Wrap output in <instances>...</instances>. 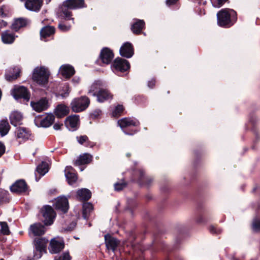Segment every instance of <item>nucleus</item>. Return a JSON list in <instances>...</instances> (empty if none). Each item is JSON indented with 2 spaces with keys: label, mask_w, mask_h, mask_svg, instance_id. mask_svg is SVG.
<instances>
[{
  "label": "nucleus",
  "mask_w": 260,
  "mask_h": 260,
  "mask_svg": "<svg viewBox=\"0 0 260 260\" xmlns=\"http://www.w3.org/2000/svg\"><path fill=\"white\" fill-rule=\"evenodd\" d=\"M64 242L63 240L53 239L50 242L49 250L51 254L58 253L64 249Z\"/></svg>",
  "instance_id": "f3484780"
},
{
  "label": "nucleus",
  "mask_w": 260,
  "mask_h": 260,
  "mask_svg": "<svg viewBox=\"0 0 260 260\" xmlns=\"http://www.w3.org/2000/svg\"><path fill=\"white\" fill-rule=\"evenodd\" d=\"M46 3L47 4L49 3V2H51V0H46Z\"/></svg>",
  "instance_id": "69168bd1"
},
{
  "label": "nucleus",
  "mask_w": 260,
  "mask_h": 260,
  "mask_svg": "<svg viewBox=\"0 0 260 260\" xmlns=\"http://www.w3.org/2000/svg\"><path fill=\"white\" fill-rule=\"evenodd\" d=\"M30 105L32 109L38 112H41L48 109V102L46 98H42L37 102L31 101Z\"/></svg>",
  "instance_id": "6ab92c4d"
},
{
  "label": "nucleus",
  "mask_w": 260,
  "mask_h": 260,
  "mask_svg": "<svg viewBox=\"0 0 260 260\" xmlns=\"http://www.w3.org/2000/svg\"><path fill=\"white\" fill-rule=\"evenodd\" d=\"M118 124L123 129V132L128 135H133L138 132L136 128H132V126L137 127L140 124L138 120L127 117L119 119Z\"/></svg>",
  "instance_id": "20e7f679"
},
{
  "label": "nucleus",
  "mask_w": 260,
  "mask_h": 260,
  "mask_svg": "<svg viewBox=\"0 0 260 260\" xmlns=\"http://www.w3.org/2000/svg\"><path fill=\"white\" fill-rule=\"evenodd\" d=\"M127 185V183L125 181H123L122 182H116L114 184L115 190L118 191H121Z\"/></svg>",
  "instance_id": "09e8293b"
},
{
  "label": "nucleus",
  "mask_w": 260,
  "mask_h": 260,
  "mask_svg": "<svg viewBox=\"0 0 260 260\" xmlns=\"http://www.w3.org/2000/svg\"><path fill=\"white\" fill-rule=\"evenodd\" d=\"M54 207L57 211L64 214L67 213L69 209L68 199L64 196L57 197L55 199Z\"/></svg>",
  "instance_id": "4468645a"
},
{
  "label": "nucleus",
  "mask_w": 260,
  "mask_h": 260,
  "mask_svg": "<svg viewBox=\"0 0 260 260\" xmlns=\"http://www.w3.org/2000/svg\"><path fill=\"white\" fill-rule=\"evenodd\" d=\"M0 260H4L3 258H1L0 259Z\"/></svg>",
  "instance_id": "774afa93"
},
{
  "label": "nucleus",
  "mask_w": 260,
  "mask_h": 260,
  "mask_svg": "<svg viewBox=\"0 0 260 260\" xmlns=\"http://www.w3.org/2000/svg\"><path fill=\"white\" fill-rule=\"evenodd\" d=\"M69 113L68 108L63 104L58 105L54 111V114L57 118H60L67 116Z\"/></svg>",
  "instance_id": "2f4dec72"
},
{
  "label": "nucleus",
  "mask_w": 260,
  "mask_h": 260,
  "mask_svg": "<svg viewBox=\"0 0 260 260\" xmlns=\"http://www.w3.org/2000/svg\"><path fill=\"white\" fill-rule=\"evenodd\" d=\"M73 81H76L77 83H78V79L77 80H75V79H73Z\"/></svg>",
  "instance_id": "0e129e2a"
},
{
  "label": "nucleus",
  "mask_w": 260,
  "mask_h": 260,
  "mask_svg": "<svg viewBox=\"0 0 260 260\" xmlns=\"http://www.w3.org/2000/svg\"><path fill=\"white\" fill-rule=\"evenodd\" d=\"M15 133L17 138L21 139L23 141L28 140L31 136L30 131L24 127H17Z\"/></svg>",
  "instance_id": "412c9836"
},
{
  "label": "nucleus",
  "mask_w": 260,
  "mask_h": 260,
  "mask_svg": "<svg viewBox=\"0 0 260 260\" xmlns=\"http://www.w3.org/2000/svg\"><path fill=\"white\" fill-rule=\"evenodd\" d=\"M101 83L100 81H95L89 87L88 94L90 95L95 96L99 91L103 88L101 87Z\"/></svg>",
  "instance_id": "58836bf2"
},
{
  "label": "nucleus",
  "mask_w": 260,
  "mask_h": 260,
  "mask_svg": "<svg viewBox=\"0 0 260 260\" xmlns=\"http://www.w3.org/2000/svg\"><path fill=\"white\" fill-rule=\"evenodd\" d=\"M84 5V0H66L59 8L60 16L67 20L73 19L70 10L82 8Z\"/></svg>",
  "instance_id": "f03ea898"
},
{
  "label": "nucleus",
  "mask_w": 260,
  "mask_h": 260,
  "mask_svg": "<svg viewBox=\"0 0 260 260\" xmlns=\"http://www.w3.org/2000/svg\"><path fill=\"white\" fill-rule=\"evenodd\" d=\"M49 76V72L45 67H36L34 70L32 79L40 85H45L48 82Z\"/></svg>",
  "instance_id": "423d86ee"
},
{
  "label": "nucleus",
  "mask_w": 260,
  "mask_h": 260,
  "mask_svg": "<svg viewBox=\"0 0 260 260\" xmlns=\"http://www.w3.org/2000/svg\"><path fill=\"white\" fill-rule=\"evenodd\" d=\"M11 15L10 8L7 5H3L0 7V17L2 18L9 17Z\"/></svg>",
  "instance_id": "37998d69"
},
{
  "label": "nucleus",
  "mask_w": 260,
  "mask_h": 260,
  "mask_svg": "<svg viewBox=\"0 0 260 260\" xmlns=\"http://www.w3.org/2000/svg\"><path fill=\"white\" fill-rule=\"evenodd\" d=\"M209 231L212 234H219L221 232V230L219 228L214 225H211L209 227Z\"/></svg>",
  "instance_id": "5fc2aeb1"
},
{
  "label": "nucleus",
  "mask_w": 260,
  "mask_h": 260,
  "mask_svg": "<svg viewBox=\"0 0 260 260\" xmlns=\"http://www.w3.org/2000/svg\"><path fill=\"white\" fill-rule=\"evenodd\" d=\"M41 213L43 217L41 220L45 225L49 226L53 223L56 214L51 206H44L41 210Z\"/></svg>",
  "instance_id": "6e6552de"
},
{
  "label": "nucleus",
  "mask_w": 260,
  "mask_h": 260,
  "mask_svg": "<svg viewBox=\"0 0 260 260\" xmlns=\"http://www.w3.org/2000/svg\"><path fill=\"white\" fill-rule=\"evenodd\" d=\"M58 27L60 30L63 32L69 31L71 28L70 25H67L63 23H60L58 24Z\"/></svg>",
  "instance_id": "864d4df0"
},
{
  "label": "nucleus",
  "mask_w": 260,
  "mask_h": 260,
  "mask_svg": "<svg viewBox=\"0 0 260 260\" xmlns=\"http://www.w3.org/2000/svg\"><path fill=\"white\" fill-rule=\"evenodd\" d=\"M92 160V156L88 154L85 153L81 155L75 161V166H80L89 164Z\"/></svg>",
  "instance_id": "473e14b6"
},
{
  "label": "nucleus",
  "mask_w": 260,
  "mask_h": 260,
  "mask_svg": "<svg viewBox=\"0 0 260 260\" xmlns=\"http://www.w3.org/2000/svg\"><path fill=\"white\" fill-rule=\"evenodd\" d=\"M126 156H127V157H131V153H126Z\"/></svg>",
  "instance_id": "e2e57ef3"
},
{
  "label": "nucleus",
  "mask_w": 260,
  "mask_h": 260,
  "mask_svg": "<svg viewBox=\"0 0 260 260\" xmlns=\"http://www.w3.org/2000/svg\"><path fill=\"white\" fill-rule=\"evenodd\" d=\"M76 140L80 144L84 145L87 147H93L95 145L94 142L89 140L88 137L86 135L77 136Z\"/></svg>",
  "instance_id": "e433bc0d"
},
{
  "label": "nucleus",
  "mask_w": 260,
  "mask_h": 260,
  "mask_svg": "<svg viewBox=\"0 0 260 260\" xmlns=\"http://www.w3.org/2000/svg\"><path fill=\"white\" fill-rule=\"evenodd\" d=\"M12 94L16 100L23 99L28 102L30 98V93L27 88L23 86H15Z\"/></svg>",
  "instance_id": "9b49d317"
},
{
  "label": "nucleus",
  "mask_w": 260,
  "mask_h": 260,
  "mask_svg": "<svg viewBox=\"0 0 260 260\" xmlns=\"http://www.w3.org/2000/svg\"><path fill=\"white\" fill-rule=\"evenodd\" d=\"M178 1L179 0H167L166 5L170 7L171 6L176 5Z\"/></svg>",
  "instance_id": "13d9d810"
},
{
  "label": "nucleus",
  "mask_w": 260,
  "mask_h": 260,
  "mask_svg": "<svg viewBox=\"0 0 260 260\" xmlns=\"http://www.w3.org/2000/svg\"><path fill=\"white\" fill-rule=\"evenodd\" d=\"M63 124L62 123H55L53 125V128L55 130H60L61 129Z\"/></svg>",
  "instance_id": "bf43d9fd"
},
{
  "label": "nucleus",
  "mask_w": 260,
  "mask_h": 260,
  "mask_svg": "<svg viewBox=\"0 0 260 260\" xmlns=\"http://www.w3.org/2000/svg\"><path fill=\"white\" fill-rule=\"evenodd\" d=\"M93 210V206L91 203L89 202L83 203L82 210L83 218L86 220H88Z\"/></svg>",
  "instance_id": "c9c22d12"
},
{
  "label": "nucleus",
  "mask_w": 260,
  "mask_h": 260,
  "mask_svg": "<svg viewBox=\"0 0 260 260\" xmlns=\"http://www.w3.org/2000/svg\"><path fill=\"white\" fill-rule=\"evenodd\" d=\"M71 256L70 255L69 251L63 252L59 255H56L54 257V260H71Z\"/></svg>",
  "instance_id": "de8ad7c7"
},
{
  "label": "nucleus",
  "mask_w": 260,
  "mask_h": 260,
  "mask_svg": "<svg viewBox=\"0 0 260 260\" xmlns=\"http://www.w3.org/2000/svg\"><path fill=\"white\" fill-rule=\"evenodd\" d=\"M11 126L7 120L3 119L0 123V134L3 137L6 135L10 129Z\"/></svg>",
  "instance_id": "ea45409f"
},
{
  "label": "nucleus",
  "mask_w": 260,
  "mask_h": 260,
  "mask_svg": "<svg viewBox=\"0 0 260 260\" xmlns=\"http://www.w3.org/2000/svg\"><path fill=\"white\" fill-rule=\"evenodd\" d=\"M102 114V111L100 109H95L90 114V117L91 119L95 120L100 117Z\"/></svg>",
  "instance_id": "3c124183"
},
{
  "label": "nucleus",
  "mask_w": 260,
  "mask_h": 260,
  "mask_svg": "<svg viewBox=\"0 0 260 260\" xmlns=\"http://www.w3.org/2000/svg\"><path fill=\"white\" fill-rule=\"evenodd\" d=\"M154 252L162 251L166 255L165 260H171L169 254L173 251V249L166 245L161 240L159 234L155 233L154 235V239L152 246Z\"/></svg>",
  "instance_id": "39448f33"
},
{
  "label": "nucleus",
  "mask_w": 260,
  "mask_h": 260,
  "mask_svg": "<svg viewBox=\"0 0 260 260\" xmlns=\"http://www.w3.org/2000/svg\"><path fill=\"white\" fill-rule=\"evenodd\" d=\"M42 5V0H26L25 3V7L27 9L35 12L39 11Z\"/></svg>",
  "instance_id": "4be33fe9"
},
{
  "label": "nucleus",
  "mask_w": 260,
  "mask_h": 260,
  "mask_svg": "<svg viewBox=\"0 0 260 260\" xmlns=\"http://www.w3.org/2000/svg\"><path fill=\"white\" fill-rule=\"evenodd\" d=\"M65 176L70 185H73L78 179L77 175L75 173V170L72 167H67L65 170Z\"/></svg>",
  "instance_id": "a878e982"
},
{
  "label": "nucleus",
  "mask_w": 260,
  "mask_h": 260,
  "mask_svg": "<svg viewBox=\"0 0 260 260\" xmlns=\"http://www.w3.org/2000/svg\"><path fill=\"white\" fill-rule=\"evenodd\" d=\"M104 239L107 249L113 252H115L120 244V241L109 234H106Z\"/></svg>",
  "instance_id": "2eb2a0df"
},
{
  "label": "nucleus",
  "mask_w": 260,
  "mask_h": 260,
  "mask_svg": "<svg viewBox=\"0 0 260 260\" xmlns=\"http://www.w3.org/2000/svg\"><path fill=\"white\" fill-rule=\"evenodd\" d=\"M6 147L3 143L0 142V157L4 154Z\"/></svg>",
  "instance_id": "4d7b16f0"
},
{
  "label": "nucleus",
  "mask_w": 260,
  "mask_h": 260,
  "mask_svg": "<svg viewBox=\"0 0 260 260\" xmlns=\"http://www.w3.org/2000/svg\"><path fill=\"white\" fill-rule=\"evenodd\" d=\"M20 70L18 68H14L12 71L6 75V79L9 82L15 80L20 76Z\"/></svg>",
  "instance_id": "4c0bfd02"
},
{
  "label": "nucleus",
  "mask_w": 260,
  "mask_h": 260,
  "mask_svg": "<svg viewBox=\"0 0 260 260\" xmlns=\"http://www.w3.org/2000/svg\"><path fill=\"white\" fill-rule=\"evenodd\" d=\"M29 189V186L24 179L16 180L10 187V191L20 195L25 193Z\"/></svg>",
  "instance_id": "f8f14e48"
},
{
  "label": "nucleus",
  "mask_w": 260,
  "mask_h": 260,
  "mask_svg": "<svg viewBox=\"0 0 260 260\" xmlns=\"http://www.w3.org/2000/svg\"><path fill=\"white\" fill-rule=\"evenodd\" d=\"M135 49L133 45L129 42L124 43L119 49V54L123 57L126 58H131L134 54Z\"/></svg>",
  "instance_id": "dca6fc26"
},
{
  "label": "nucleus",
  "mask_w": 260,
  "mask_h": 260,
  "mask_svg": "<svg viewBox=\"0 0 260 260\" xmlns=\"http://www.w3.org/2000/svg\"><path fill=\"white\" fill-rule=\"evenodd\" d=\"M111 68L115 74H118L128 71L130 69L131 64L127 60L117 57L113 61Z\"/></svg>",
  "instance_id": "1a4fd4ad"
},
{
  "label": "nucleus",
  "mask_w": 260,
  "mask_h": 260,
  "mask_svg": "<svg viewBox=\"0 0 260 260\" xmlns=\"http://www.w3.org/2000/svg\"><path fill=\"white\" fill-rule=\"evenodd\" d=\"M9 118L10 123L14 126H16L18 125H20L22 124L21 121L22 120L23 117L20 112H14L10 114Z\"/></svg>",
  "instance_id": "f704fd0d"
},
{
  "label": "nucleus",
  "mask_w": 260,
  "mask_h": 260,
  "mask_svg": "<svg viewBox=\"0 0 260 260\" xmlns=\"http://www.w3.org/2000/svg\"><path fill=\"white\" fill-rule=\"evenodd\" d=\"M252 229L254 232L260 231V219H255L252 223Z\"/></svg>",
  "instance_id": "603ef678"
},
{
  "label": "nucleus",
  "mask_w": 260,
  "mask_h": 260,
  "mask_svg": "<svg viewBox=\"0 0 260 260\" xmlns=\"http://www.w3.org/2000/svg\"><path fill=\"white\" fill-rule=\"evenodd\" d=\"M213 7L220 8L222 6L225 2H229V0H211Z\"/></svg>",
  "instance_id": "8fccbe9b"
},
{
  "label": "nucleus",
  "mask_w": 260,
  "mask_h": 260,
  "mask_svg": "<svg viewBox=\"0 0 260 260\" xmlns=\"http://www.w3.org/2000/svg\"><path fill=\"white\" fill-rule=\"evenodd\" d=\"M28 23V20L25 18H18L15 19L11 25L12 29L18 31L21 28L25 27Z\"/></svg>",
  "instance_id": "cd10ccee"
},
{
  "label": "nucleus",
  "mask_w": 260,
  "mask_h": 260,
  "mask_svg": "<svg viewBox=\"0 0 260 260\" xmlns=\"http://www.w3.org/2000/svg\"><path fill=\"white\" fill-rule=\"evenodd\" d=\"M76 197L81 201H87L91 198V192L87 188H82L77 191Z\"/></svg>",
  "instance_id": "c756f323"
},
{
  "label": "nucleus",
  "mask_w": 260,
  "mask_h": 260,
  "mask_svg": "<svg viewBox=\"0 0 260 260\" xmlns=\"http://www.w3.org/2000/svg\"><path fill=\"white\" fill-rule=\"evenodd\" d=\"M1 230L0 232L3 235H9L11 232L9 230L8 224L6 221H0Z\"/></svg>",
  "instance_id": "c03bdc74"
},
{
  "label": "nucleus",
  "mask_w": 260,
  "mask_h": 260,
  "mask_svg": "<svg viewBox=\"0 0 260 260\" xmlns=\"http://www.w3.org/2000/svg\"><path fill=\"white\" fill-rule=\"evenodd\" d=\"M55 32V28L53 26L46 25L40 30V38L42 40L46 41L48 37H51Z\"/></svg>",
  "instance_id": "b1692460"
},
{
  "label": "nucleus",
  "mask_w": 260,
  "mask_h": 260,
  "mask_svg": "<svg viewBox=\"0 0 260 260\" xmlns=\"http://www.w3.org/2000/svg\"><path fill=\"white\" fill-rule=\"evenodd\" d=\"M203 155V151L201 149H196L193 151L194 164L197 165L198 161L201 159Z\"/></svg>",
  "instance_id": "49530a36"
},
{
  "label": "nucleus",
  "mask_w": 260,
  "mask_h": 260,
  "mask_svg": "<svg viewBox=\"0 0 260 260\" xmlns=\"http://www.w3.org/2000/svg\"><path fill=\"white\" fill-rule=\"evenodd\" d=\"M48 165L46 162L42 161L37 166L36 171L41 176H44L48 171Z\"/></svg>",
  "instance_id": "79ce46f5"
},
{
  "label": "nucleus",
  "mask_w": 260,
  "mask_h": 260,
  "mask_svg": "<svg viewBox=\"0 0 260 260\" xmlns=\"http://www.w3.org/2000/svg\"><path fill=\"white\" fill-rule=\"evenodd\" d=\"M55 120V116L51 113L47 114L46 116L43 119L39 120V119H36V124L39 126L38 122H40L39 126L43 127H48L51 125L54 122Z\"/></svg>",
  "instance_id": "5701e85b"
},
{
  "label": "nucleus",
  "mask_w": 260,
  "mask_h": 260,
  "mask_svg": "<svg viewBox=\"0 0 260 260\" xmlns=\"http://www.w3.org/2000/svg\"><path fill=\"white\" fill-rule=\"evenodd\" d=\"M250 121V122H251L253 124H254V122L252 119H251Z\"/></svg>",
  "instance_id": "338daca9"
},
{
  "label": "nucleus",
  "mask_w": 260,
  "mask_h": 260,
  "mask_svg": "<svg viewBox=\"0 0 260 260\" xmlns=\"http://www.w3.org/2000/svg\"><path fill=\"white\" fill-rule=\"evenodd\" d=\"M66 94H67V95H68L69 94V93L68 92H65L64 93H61L60 95H61V96L62 98H64L66 96Z\"/></svg>",
  "instance_id": "680f3d73"
},
{
  "label": "nucleus",
  "mask_w": 260,
  "mask_h": 260,
  "mask_svg": "<svg viewBox=\"0 0 260 260\" xmlns=\"http://www.w3.org/2000/svg\"><path fill=\"white\" fill-rule=\"evenodd\" d=\"M2 42L4 44H12L15 40V36L14 33L10 32L9 30H6L1 34Z\"/></svg>",
  "instance_id": "72a5a7b5"
},
{
  "label": "nucleus",
  "mask_w": 260,
  "mask_h": 260,
  "mask_svg": "<svg viewBox=\"0 0 260 260\" xmlns=\"http://www.w3.org/2000/svg\"><path fill=\"white\" fill-rule=\"evenodd\" d=\"M124 108L122 105H118L116 106L112 112V116L114 117H118L122 115Z\"/></svg>",
  "instance_id": "a18cd8bd"
},
{
  "label": "nucleus",
  "mask_w": 260,
  "mask_h": 260,
  "mask_svg": "<svg viewBox=\"0 0 260 260\" xmlns=\"http://www.w3.org/2000/svg\"><path fill=\"white\" fill-rule=\"evenodd\" d=\"M156 79L155 78H152L148 82V86L150 88H153L156 84Z\"/></svg>",
  "instance_id": "6e6d98bb"
},
{
  "label": "nucleus",
  "mask_w": 260,
  "mask_h": 260,
  "mask_svg": "<svg viewBox=\"0 0 260 260\" xmlns=\"http://www.w3.org/2000/svg\"><path fill=\"white\" fill-rule=\"evenodd\" d=\"M79 120V117L78 115L70 116L66 119L64 124L68 128L70 127L74 128V130H76L77 128V124Z\"/></svg>",
  "instance_id": "7c9ffc66"
},
{
  "label": "nucleus",
  "mask_w": 260,
  "mask_h": 260,
  "mask_svg": "<svg viewBox=\"0 0 260 260\" xmlns=\"http://www.w3.org/2000/svg\"><path fill=\"white\" fill-rule=\"evenodd\" d=\"M30 230L34 236H42L46 232L44 225L40 222L35 223L30 226Z\"/></svg>",
  "instance_id": "c85d7f7f"
},
{
  "label": "nucleus",
  "mask_w": 260,
  "mask_h": 260,
  "mask_svg": "<svg viewBox=\"0 0 260 260\" xmlns=\"http://www.w3.org/2000/svg\"><path fill=\"white\" fill-rule=\"evenodd\" d=\"M206 212L204 208L203 204L202 203H198L197 207V217L196 222L198 223H206L208 222V219L205 217Z\"/></svg>",
  "instance_id": "aec40b11"
},
{
  "label": "nucleus",
  "mask_w": 260,
  "mask_h": 260,
  "mask_svg": "<svg viewBox=\"0 0 260 260\" xmlns=\"http://www.w3.org/2000/svg\"><path fill=\"white\" fill-rule=\"evenodd\" d=\"M132 180L137 182L140 186H146L149 187L153 182L152 178L146 175L143 169L135 168L133 170L132 175Z\"/></svg>",
  "instance_id": "7ed1b4c3"
},
{
  "label": "nucleus",
  "mask_w": 260,
  "mask_h": 260,
  "mask_svg": "<svg viewBox=\"0 0 260 260\" xmlns=\"http://www.w3.org/2000/svg\"><path fill=\"white\" fill-rule=\"evenodd\" d=\"M59 70L60 74L66 79H70L75 74L74 67L69 64L62 65Z\"/></svg>",
  "instance_id": "393cba45"
},
{
  "label": "nucleus",
  "mask_w": 260,
  "mask_h": 260,
  "mask_svg": "<svg viewBox=\"0 0 260 260\" xmlns=\"http://www.w3.org/2000/svg\"><path fill=\"white\" fill-rule=\"evenodd\" d=\"M95 96L99 103H103L113 98V95L109 90L104 88L101 89Z\"/></svg>",
  "instance_id": "bb28decb"
},
{
  "label": "nucleus",
  "mask_w": 260,
  "mask_h": 260,
  "mask_svg": "<svg viewBox=\"0 0 260 260\" xmlns=\"http://www.w3.org/2000/svg\"><path fill=\"white\" fill-rule=\"evenodd\" d=\"M48 242V239L45 238H36L34 240L35 249L33 257H28L27 260H35L41 258L43 252H46Z\"/></svg>",
  "instance_id": "0eeeda50"
},
{
  "label": "nucleus",
  "mask_w": 260,
  "mask_h": 260,
  "mask_svg": "<svg viewBox=\"0 0 260 260\" xmlns=\"http://www.w3.org/2000/svg\"><path fill=\"white\" fill-rule=\"evenodd\" d=\"M90 104L89 99L84 95L76 98L71 103V108L75 112H80L86 109Z\"/></svg>",
  "instance_id": "9d476101"
},
{
  "label": "nucleus",
  "mask_w": 260,
  "mask_h": 260,
  "mask_svg": "<svg viewBox=\"0 0 260 260\" xmlns=\"http://www.w3.org/2000/svg\"><path fill=\"white\" fill-rule=\"evenodd\" d=\"M114 57L113 51L108 47H103L99 56L98 61L103 64H109L112 62Z\"/></svg>",
  "instance_id": "ddd939ff"
},
{
  "label": "nucleus",
  "mask_w": 260,
  "mask_h": 260,
  "mask_svg": "<svg viewBox=\"0 0 260 260\" xmlns=\"http://www.w3.org/2000/svg\"><path fill=\"white\" fill-rule=\"evenodd\" d=\"M11 198L8 191L0 190V205L10 202Z\"/></svg>",
  "instance_id": "a19ab883"
},
{
  "label": "nucleus",
  "mask_w": 260,
  "mask_h": 260,
  "mask_svg": "<svg viewBox=\"0 0 260 260\" xmlns=\"http://www.w3.org/2000/svg\"><path fill=\"white\" fill-rule=\"evenodd\" d=\"M217 24L223 28L232 26L237 20V14L233 9H222L217 13Z\"/></svg>",
  "instance_id": "f257e3e1"
},
{
  "label": "nucleus",
  "mask_w": 260,
  "mask_h": 260,
  "mask_svg": "<svg viewBox=\"0 0 260 260\" xmlns=\"http://www.w3.org/2000/svg\"><path fill=\"white\" fill-rule=\"evenodd\" d=\"M145 28V22L144 20L134 19V22L131 24V29L135 35H140Z\"/></svg>",
  "instance_id": "a211bd4d"
},
{
  "label": "nucleus",
  "mask_w": 260,
  "mask_h": 260,
  "mask_svg": "<svg viewBox=\"0 0 260 260\" xmlns=\"http://www.w3.org/2000/svg\"><path fill=\"white\" fill-rule=\"evenodd\" d=\"M7 24H8L6 21L0 19V29L6 27Z\"/></svg>",
  "instance_id": "052dcab7"
}]
</instances>
